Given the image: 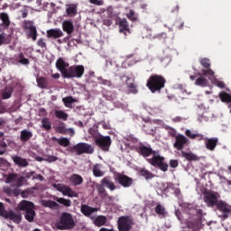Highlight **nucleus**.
Here are the masks:
<instances>
[{
  "instance_id": "nucleus-55",
  "label": "nucleus",
  "mask_w": 231,
  "mask_h": 231,
  "mask_svg": "<svg viewBox=\"0 0 231 231\" xmlns=\"http://www.w3.org/2000/svg\"><path fill=\"white\" fill-rule=\"evenodd\" d=\"M179 165H180V162H178V160L170 161V167H171V169H176V167H178Z\"/></svg>"
},
{
  "instance_id": "nucleus-20",
  "label": "nucleus",
  "mask_w": 231,
  "mask_h": 231,
  "mask_svg": "<svg viewBox=\"0 0 231 231\" xmlns=\"http://www.w3.org/2000/svg\"><path fill=\"white\" fill-rule=\"evenodd\" d=\"M138 152L139 154H141V156H143V158H149V156H151L156 152V151L152 150V148L151 146H145V144H141L138 147Z\"/></svg>"
},
{
  "instance_id": "nucleus-38",
  "label": "nucleus",
  "mask_w": 231,
  "mask_h": 231,
  "mask_svg": "<svg viewBox=\"0 0 231 231\" xmlns=\"http://www.w3.org/2000/svg\"><path fill=\"white\" fill-rule=\"evenodd\" d=\"M12 42V35H6L5 32L0 33V46L3 44H10Z\"/></svg>"
},
{
  "instance_id": "nucleus-49",
  "label": "nucleus",
  "mask_w": 231,
  "mask_h": 231,
  "mask_svg": "<svg viewBox=\"0 0 231 231\" xmlns=\"http://www.w3.org/2000/svg\"><path fill=\"white\" fill-rule=\"evenodd\" d=\"M57 203L63 205V207H71V200L64 198L57 199Z\"/></svg>"
},
{
  "instance_id": "nucleus-58",
  "label": "nucleus",
  "mask_w": 231,
  "mask_h": 231,
  "mask_svg": "<svg viewBox=\"0 0 231 231\" xmlns=\"http://www.w3.org/2000/svg\"><path fill=\"white\" fill-rule=\"evenodd\" d=\"M101 84H103V86H107L108 88H111L113 86L111 80L108 79H101Z\"/></svg>"
},
{
  "instance_id": "nucleus-9",
  "label": "nucleus",
  "mask_w": 231,
  "mask_h": 231,
  "mask_svg": "<svg viewBox=\"0 0 231 231\" xmlns=\"http://www.w3.org/2000/svg\"><path fill=\"white\" fill-rule=\"evenodd\" d=\"M115 180L121 185V187H124V189H129V187H132L133 183H134L133 178L120 172L116 173Z\"/></svg>"
},
{
  "instance_id": "nucleus-30",
  "label": "nucleus",
  "mask_w": 231,
  "mask_h": 231,
  "mask_svg": "<svg viewBox=\"0 0 231 231\" xmlns=\"http://www.w3.org/2000/svg\"><path fill=\"white\" fill-rule=\"evenodd\" d=\"M12 160L14 163H15V165H18L19 167H28L29 165L28 161L23 157L13 156Z\"/></svg>"
},
{
  "instance_id": "nucleus-62",
  "label": "nucleus",
  "mask_w": 231,
  "mask_h": 231,
  "mask_svg": "<svg viewBox=\"0 0 231 231\" xmlns=\"http://www.w3.org/2000/svg\"><path fill=\"white\" fill-rule=\"evenodd\" d=\"M15 189L13 190L14 196H19L21 194V189H19V188L14 187Z\"/></svg>"
},
{
  "instance_id": "nucleus-3",
  "label": "nucleus",
  "mask_w": 231,
  "mask_h": 231,
  "mask_svg": "<svg viewBox=\"0 0 231 231\" xmlns=\"http://www.w3.org/2000/svg\"><path fill=\"white\" fill-rule=\"evenodd\" d=\"M55 226L57 230H73L75 228L73 216L68 212H63L56 221Z\"/></svg>"
},
{
  "instance_id": "nucleus-56",
  "label": "nucleus",
  "mask_w": 231,
  "mask_h": 231,
  "mask_svg": "<svg viewBox=\"0 0 231 231\" xmlns=\"http://www.w3.org/2000/svg\"><path fill=\"white\" fill-rule=\"evenodd\" d=\"M57 160H59V158L57 156L50 155L47 157L45 162H48L49 163H52V162H57Z\"/></svg>"
},
{
  "instance_id": "nucleus-11",
  "label": "nucleus",
  "mask_w": 231,
  "mask_h": 231,
  "mask_svg": "<svg viewBox=\"0 0 231 231\" xmlns=\"http://www.w3.org/2000/svg\"><path fill=\"white\" fill-rule=\"evenodd\" d=\"M96 145L99 147L100 150L107 152L109 151V147H111V137L105 136V137H98L95 140Z\"/></svg>"
},
{
  "instance_id": "nucleus-32",
  "label": "nucleus",
  "mask_w": 231,
  "mask_h": 231,
  "mask_svg": "<svg viewBox=\"0 0 231 231\" xmlns=\"http://www.w3.org/2000/svg\"><path fill=\"white\" fill-rule=\"evenodd\" d=\"M119 32L125 33V32H129V23L125 18L119 20Z\"/></svg>"
},
{
  "instance_id": "nucleus-17",
  "label": "nucleus",
  "mask_w": 231,
  "mask_h": 231,
  "mask_svg": "<svg viewBox=\"0 0 231 231\" xmlns=\"http://www.w3.org/2000/svg\"><path fill=\"white\" fill-rule=\"evenodd\" d=\"M96 189H97L101 199H105V200L106 199L107 201H113V197L109 196V194L107 193V190L106 189V186H104L102 184V182H100V184H97Z\"/></svg>"
},
{
  "instance_id": "nucleus-13",
  "label": "nucleus",
  "mask_w": 231,
  "mask_h": 231,
  "mask_svg": "<svg viewBox=\"0 0 231 231\" xmlns=\"http://www.w3.org/2000/svg\"><path fill=\"white\" fill-rule=\"evenodd\" d=\"M201 66L205 69H203L201 71H202V74L205 76V77H211L212 79H214V70H212L210 69V60L208 58H203L199 60Z\"/></svg>"
},
{
  "instance_id": "nucleus-19",
  "label": "nucleus",
  "mask_w": 231,
  "mask_h": 231,
  "mask_svg": "<svg viewBox=\"0 0 231 231\" xmlns=\"http://www.w3.org/2000/svg\"><path fill=\"white\" fill-rule=\"evenodd\" d=\"M203 138L204 139L202 140H204L206 148L208 151H214L216 147H217V143L219 142V139H217V137L208 138L203 135Z\"/></svg>"
},
{
  "instance_id": "nucleus-2",
  "label": "nucleus",
  "mask_w": 231,
  "mask_h": 231,
  "mask_svg": "<svg viewBox=\"0 0 231 231\" xmlns=\"http://www.w3.org/2000/svg\"><path fill=\"white\" fill-rule=\"evenodd\" d=\"M35 180V171H30L23 173V176H20L17 173H11L7 175L5 183H10L11 187H16L17 189L23 187L24 185V180Z\"/></svg>"
},
{
  "instance_id": "nucleus-12",
  "label": "nucleus",
  "mask_w": 231,
  "mask_h": 231,
  "mask_svg": "<svg viewBox=\"0 0 231 231\" xmlns=\"http://www.w3.org/2000/svg\"><path fill=\"white\" fill-rule=\"evenodd\" d=\"M54 187L59 192H61L63 196H68L69 198H79V194L73 191L69 186H66L64 184H56Z\"/></svg>"
},
{
  "instance_id": "nucleus-63",
  "label": "nucleus",
  "mask_w": 231,
  "mask_h": 231,
  "mask_svg": "<svg viewBox=\"0 0 231 231\" xmlns=\"http://www.w3.org/2000/svg\"><path fill=\"white\" fill-rule=\"evenodd\" d=\"M23 198H28V196L30 195V192H28V190H23L21 193Z\"/></svg>"
},
{
  "instance_id": "nucleus-60",
  "label": "nucleus",
  "mask_w": 231,
  "mask_h": 231,
  "mask_svg": "<svg viewBox=\"0 0 231 231\" xmlns=\"http://www.w3.org/2000/svg\"><path fill=\"white\" fill-rule=\"evenodd\" d=\"M4 192L5 194H7V196H12V194H13L12 188H10V187L4 188Z\"/></svg>"
},
{
  "instance_id": "nucleus-22",
  "label": "nucleus",
  "mask_w": 231,
  "mask_h": 231,
  "mask_svg": "<svg viewBox=\"0 0 231 231\" xmlns=\"http://www.w3.org/2000/svg\"><path fill=\"white\" fill-rule=\"evenodd\" d=\"M33 137V133L28 129H23L20 133V141L22 143H26V142H30Z\"/></svg>"
},
{
  "instance_id": "nucleus-28",
  "label": "nucleus",
  "mask_w": 231,
  "mask_h": 231,
  "mask_svg": "<svg viewBox=\"0 0 231 231\" xmlns=\"http://www.w3.org/2000/svg\"><path fill=\"white\" fill-rule=\"evenodd\" d=\"M92 172L95 178H102V176H105L106 174V171H102V164L100 163L94 165Z\"/></svg>"
},
{
  "instance_id": "nucleus-7",
  "label": "nucleus",
  "mask_w": 231,
  "mask_h": 231,
  "mask_svg": "<svg viewBox=\"0 0 231 231\" xmlns=\"http://www.w3.org/2000/svg\"><path fill=\"white\" fill-rule=\"evenodd\" d=\"M72 152H76L79 156L81 154H93L95 148L87 143H79L72 147Z\"/></svg>"
},
{
  "instance_id": "nucleus-44",
  "label": "nucleus",
  "mask_w": 231,
  "mask_h": 231,
  "mask_svg": "<svg viewBox=\"0 0 231 231\" xmlns=\"http://www.w3.org/2000/svg\"><path fill=\"white\" fill-rule=\"evenodd\" d=\"M219 98L222 102H226L227 104L231 102V95L225 91L219 93Z\"/></svg>"
},
{
  "instance_id": "nucleus-64",
  "label": "nucleus",
  "mask_w": 231,
  "mask_h": 231,
  "mask_svg": "<svg viewBox=\"0 0 231 231\" xmlns=\"http://www.w3.org/2000/svg\"><path fill=\"white\" fill-rule=\"evenodd\" d=\"M169 135L172 137L176 136V130L171 129V131H169Z\"/></svg>"
},
{
  "instance_id": "nucleus-37",
  "label": "nucleus",
  "mask_w": 231,
  "mask_h": 231,
  "mask_svg": "<svg viewBox=\"0 0 231 231\" xmlns=\"http://www.w3.org/2000/svg\"><path fill=\"white\" fill-rule=\"evenodd\" d=\"M107 223V217L106 216H98L94 220L96 226H104Z\"/></svg>"
},
{
  "instance_id": "nucleus-25",
  "label": "nucleus",
  "mask_w": 231,
  "mask_h": 231,
  "mask_svg": "<svg viewBox=\"0 0 231 231\" xmlns=\"http://www.w3.org/2000/svg\"><path fill=\"white\" fill-rule=\"evenodd\" d=\"M80 210L81 213L87 217H89L92 214H95V212H98V208H91L90 206H88L86 204L81 205Z\"/></svg>"
},
{
  "instance_id": "nucleus-18",
  "label": "nucleus",
  "mask_w": 231,
  "mask_h": 231,
  "mask_svg": "<svg viewBox=\"0 0 231 231\" xmlns=\"http://www.w3.org/2000/svg\"><path fill=\"white\" fill-rule=\"evenodd\" d=\"M17 208L21 210L22 212H30L31 210H33L35 208V204L32 201L28 200H22L18 206Z\"/></svg>"
},
{
  "instance_id": "nucleus-1",
  "label": "nucleus",
  "mask_w": 231,
  "mask_h": 231,
  "mask_svg": "<svg viewBox=\"0 0 231 231\" xmlns=\"http://www.w3.org/2000/svg\"><path fill=\"white\" fill-rule=\"evenodd\" d=\"M167 79L165 77L160 74H152L146 81V88L151 91V93H161Z\"/></svg>"
},
{
  "instance_id": "nucleus-54",
  "label": "nucleus",
  "mask_w": 231,
  "mask_h": 231,
  "mask_svg": "<svg viewBox=\"0 0 231 231\" xmlns=\"http://www.w3.org/2000/svg\"><path fill=\"white\" fill-rule=\"evenodd\" d=\"M45 207H48L49 208H55L56 207H59V204L55 201L48 200L45 202Z\"/></svg>"
},
{
  "instance_id": "nucleus-10",
  "label": "nucleus",
  "mask_w": 231,
  "mask_h": 231,
  "mask_svg": "<svg viewBox=\"0 0 231 231\" xmlns=\"http://www.w3.org/2000/svg\"><path fill=\"white\" fill-rule=\"evenodd\" d=\"M217 209L218 212H221L222 215L220 216L221 219L225 221V219H228L231 216V205L228 203L223 201V200H218V203H217Z\"/></svg>"
},
{
  "instance_id": "nucleus-57",
  "label": "nucleus",
  "mask_w": 231,
  "mask_h": 231,
  "mask_svg": "<svg viewBox=\"0 0 231 231\" xmlns=\"http://www.w3.org/2000/svg\"><path fill=\"white\" fill-rule=\"evenodd\" d=\"M91 5H97V6H102L104 5V1L102 0H89Z\"/></svg>"
},
{
  "instance_id": "nucleus-36",
  "label": "nucleus",
  "mask_w": 231,
  "mask_h": 231,
  "mask_svg": "<svg viewBox=\"0 0 231 231\" xmlns=\"http://www.w3.org/2000/svg\"><path fill=\"white\" fill-rule=\"evenodd\" d=\"M36 82L38 84V88H41V89H48V79L44 77L37 78Z\"/></svg>"
},
{
  "instance_id": "nucleus-6",
  "label": "nucleus",
  "mask_w": 231,
  "mask_h": 231,
  "mask_svg": "<svg viewBox=\"0 0 231 231\" xmlns=\"http://www.w3.org/2000/svg\"><path fill=\"white\" fill-rule=\"evenodd\" d=\"M23 30L27 39H32V41H37L39 33L37 32V27L32 20L23 21Z\"/></svg>"
},
{
  "instance_id": "nucleus-52",
  "label": "nucleus",
  "mask_w": 231,
  "mask_h": 231,
  "mask_svg": "<svg viewBox=\"0 0 231 231\" xmlns=\"http://www.w3.org/2000/svg\"><path fill=\"white\" fill-rule=\"evenodd\" d=\"M128 19H130V21H138V14H136V13H134V11L130 10L129 14H127Z\"/></svg>"
},
{
  "instance_id": "nucleus-34",
  "label": "nucleus",
  "mask_w": 231,
  "mask_h": 231,
  "mask_svg": "<svg viewBox=\"0 0 231 231\" xmlns=\"http://www.w3.org/2000/svg\"><path fill=\"white\" fill-rule=\"evenodd\" d=\"M53 142H57L59 145L61 147H69L70 142L69 139L67 137H61V138H57V137H52Z\"/></svg>"
},
{
  "instance_id": "nucleus-48",
  "label": "nucleus",
  "mask_w": 231,
  "mask_h": 231,
  "mask_svg": "<svg viewBox=\"0 0 231 231\" xmlns=\"http://www.w3.org/2000/svg\"><path fill=\"white\" fill-rule=\"evenodd\" d=\"M139 173L143 178H145V180H152V173L145 169H141Z\"/></svg>"
},
{
  "instance_id": "nucleus-21",
  "label": "nucleus",
  "mask_w": 231,
  "mask_h": 231,
  "mask_svg": "<svg viewBox=\"0 0 231 231\" xmlns=\"http://www.w3.org/2000/svg\"><path fill=\"white\" fill-rule=\"evenodd\" d=\"M0 21H2V23H0V30H8V28H10L11 22L8 14L0 13Z\"/></svg>"
},
{
  "instance_id": "nucleus-27",
  "label": "nucleus",
  "mask_w": 231,
  "mask_h": 231,
  "mask_svg": "<svg viewBox=\"0 0 231 231\" xmlns=\"http://www.w3.org/2000/svg\"><path fill=\"white\" fill-rule=\"evenodd\" d=\"M100 183L104 185L106 189H109V190H116V186L115 185V182L111 180V177H104Z\"/></svg>"
},
{
  "instance_id": "nucleus-51",
  "label": "nucleus",
  "mask_w": 231,
  "mask_h": 231,
  "mask_svg": "<svg viewBox=\"0 0 231 231\" xmlns=\"http://www.w3.org/2000/svg\"><path fill=\"white\" fill-rule=\"evenodd\" d=\"M18 62L23 66H28V64H30V60L24 58V54L20 53Z\"/></svg>"
},
{
  "instance_id": "nucleus-23",
  "label": "nucleus",
  "mask_w": 231,
  "mask_h": 231,
  "mask_svg": "<svg viewBox=\"0 0 231 231\" xmlns=\"http://www.w3.org/2000/svg\"><path fill=\"white\" fill-rule=\"evenodd\" d=\"M64 36V32L60 29H50L47 31L48 39H60Z\"/></svg>"
},
{
  "instance_id": "nucleus-29",
  "label": "nucleus",
  "mask_w": 231,
  "mask_h": 231,
  "mask_svg": "<svg viewBox=\"0 0 231 231\" xmlns=\"http://www.w3.org/2000/svg\"><path fill=\"white\" fill-rule=\"evenodd\" d=\"M56 132L59 133L60 134H67L68 133H70V136H73L75 134V130L73 128L66 129V126L64 125V124L57 126Z\"/></svg>"
},
{
  "instance_id": "nucleus-14",
  "label": "nucleus",
  "mask_w": 231,
  "mask_h": 231,
  "mask_svg": "<svg viewBox=\"0 0 231 231\" xmlns=\"http://www.w3.org/2000/svg\"><path fill=\"white\" fill-rule=\"evenodd\" d=\"M189 143V139L183 134H178L175 136V143L173 144L174 149L177 151H182L183 147Z\"/></svg>"
},
{
  "instance_id": "nucleus-50",
  "label": "nucleus",
  "mask_w": 231,
  "mask_h": 231,
  "mask_svg": "<svg viewBox=\"0 0 231 231\" xmlns=\"http://www.w3.org/2000/svg\"><path fill=\"white\" fill-rule=\"evenodd\" d=\"M126 86L130 93H133L134 95H136V93H138V88L134 83L126 82Z\"/></svg>"
},
{
  "instance_id": "nucleus-47",
  "label": "nucleus",
  "mask_w": 231,
  "mask_h": 231,
  "mask_svg": "<svg viewBox=\"0 0 231 231\" xmlns=\"http://www.w3.org/2000/svg\"><path fill=\"white\" fill-rule=\"evenodd\" d=\"M62 102L64 103L66 107H71V105L76 102L75 98L73 97H66L62 98Z\"/></svg>"
},
{
  "instance_id": "nucleus-43",
  "label": "nucleus",
  "mask_w": 231,
  "mask_h": 231,
  "mask_svg": "<svg viewBox=\"0 0 231 231\" xmlns=\"http://www.w3.org/2000/svg\"><path fill=\"white\" fill-rule=\"evenodd\" d=\"M155 212L158 216H162V217L167 216V211H165V208L162 204H158L155 207Z\"/></svg>"
},
{
  "instance_id": "nucleus-8",
  "label": "nucleus",
  "mask_w": 231,
  "mask_h": 231,
  "mask_svg": "<svg viewBox=\"0 0 231 231\" xmlns=\"http://www.w3.org/2000/svg\"><path fill=\"white\" fill-rule=\"evenodd\" d=\"M84 71H86V69H84V65L70 66L68 68L65 79H82Z\"/></svg>"
},
{
  "instance_id": "nucleus-16",
  "label": "nucleus",
  "mask_w": 231,
  "mask_h": 231,
  "mask_svg": "<svg viewBox=\"0 0 231 231\" xmlns=\"http://www.w3.org/2000/svg\"><path fill=\"white\" fill-rule=\"evenodd\" d=\"M204 201L207 203L208 207H217V196H216L213 192H206L204 196Z\"/></svg>"
},
{
  "instance_id": "nucleus-31",
  "label": "nucleus",
  "mask_w": 231,
  "mask_h": 231,
  "mask_svg": "<svg viewBox=\"0 0 231 231\" xmlns=\"http://www.w3.org/2000/svg\"><path fill=\"white\" fill-rule=\"evenodd\" d=\"M12 93H14V87L7 86L5 89L2 90V98L3 100H7V98H11Z\"/></svg>"
},
{
  "instance_id": "nucleus-33",
  "label": "nucleus",
  "mask_w": 231,
  "mask_h": 231,
  "mask_svg": "<svg viewBox=\"0 0 231 231\" xmlns=\"http://www.w3.org/2000/svg\"><path fill=\"white\" fill-rule=\"evenodd\" d=\"M70 183H72V185H82V183L84 182V179L82 178V176L79 175V174H72L70 176L69 179Z\"/></svg>"
},
{
  "instance_id": "nucleus-46",
  "label": "nucleus",
  "mask_w": 231,
  "mask_h": 231,
  "mask_svg": "<svg viewBox=\"0 0 231 231\" xmlns=\"http://www.w3.org/2000/svg\"><path fill=\"white\" fill-rule=\"evenodd\" d=\"M185 134H186V136H188V138H191L192 140H194V138H199V140H204L203 134H193L192 131H190V130H186Z\"/></svg>"
},
{
  "instance_id": "nucleus-5",
  "label": "nucleus",
  "mask_w": 231,
  "mask_h": 231,
  "mask_svg": "<svg viewBox=\"0 0 231 231\" xmlns=\"http://www.w3.org/2000/svg\"><path fill=\"white\" fill-rule=\"evenodd\" d=\"M134 226V219L131 216H122L117 220V228L119 231H130Z\"/></svg>"
},
{
  "instance_id": "nucleus-26",
  "label": "nucleus",
  "mask_w": 231,
  "mask_h": 231,
  "mask_svg": "<svg viewBox=\"0 0 231 231\" xmlns=\"http://www.w3.org/2000/svg\"><path fill=\"white\" fill-rule=\"evenodd\" d=\"M5 219H10L11 221H14V223H16V225H19L21 221H23V216L10 210L5 217Z\"/></svg>"
},
{
  "instance_id": "nucleus-45",
  "label": "nucleus",
  "mask_w": 231,
  "mask_h": 231,
  "mask_svg": "<svg viewBox=\"0 0 231 231\" xmlns=\"http://www.w3.org/2000/svg\"><path fill=\"white\" fill-rule=\"evenodd\" d=\"M42 127L45 129V131H50L51 130V122L48 117H44L42 120Z\"/></svg>"
},
{
  "instance_id": "nucleus-4",
  "label": "nucleus",
  "mask_w": 231,
  "mask_h": 231,
  "mask_svg": "<svg viewBox=\"0 0 231 231\" xmlns=\"http://www.w3.org/2000/svg\"><path fill=\"white\" fill-rule=\"evenodd\" d=\"M148 163L152 167H157L162 172L169 171V164L165 162V157L160 155V152H156L152 158L147 160Z\"/></svg>"
},
{
  "instance_id": "nucleus-15",
  "label": "nucleus",
  "mask_w": 231,
  "mask_h": 231,
  "mask_svg": "<svg viewBox=\"0 0 231 231\" xmlns=\"http://www.w3.org/2000/svg\"><path fill=\"white\" fill-rule=\"evenodd\" d=\"M56 68L59 69V71H60L63 79H65L66 75L68 74V68H69V63L64 60V58H59L56 60Z\"/></svg>"
},
{
  "instance_id": "nucleus-42",
  "label": "nucleus",
  "mask_w": 231,
  "mask_h": 231,
  "mask_svg": "<svg viewBox=\"0 0 231 231\" xmlns=\"http://www.w3.org/2000/svg\"><path fill=\"white\" fill-rule=\"evenodd\" d=\"M24 217L29 223H33L35 219V209H31V211L25 212Z\"/></svg>"
},
{
  "instance_id": "nucleus-24",
  "label": "nucleus",
  "mask_w": 231,
  "mask_h": 231,
  "mask_svg": "<svg viewBox=\"0 0 231 231\" xmlns=\"http://www.w3.org/2000/svg\"><path fill=\"white\" fill-rule=\"evenodd\" d=\"M62 30L63 32L68 33V35H71V33L75 32V25H73V22L69 20H65L62 23Z\"/></svg>"
},
{
  "instance_id": "nucleus-41",
  "label": "nucleus",
  "mask_w": 231,
  "mask_h": 231,
  "mask_svg": "<svg viewBox=\"0 0 231 231\" xmlns=\"http://www.w3.org/2000/svg\"><path fill=\"white\" fill-rule=\"evenodd\" d=\"M196 86H200L201 88H207L208 86V80L205 79V77L200 76L195 81Z\"/></svg>"
},
{
  "instance_id": "nucleus-59",
  "label": "nucleus",
  "mask_w": 231,
  "mask_h": 231,
  "mask_svg": "<svg viewBox=\"0 0 231 231\" xmlns=\"http://www.w3.org/2000/svg\"><path fill=\"white\" fill-rule=\"evenodd\" d=\"M37 44L40 48H46V42H44V39L41 38L38 42Z\"/></svg>"
},
{
  "instance_id": "nucleus-35",
  "label": "nucleus",
  "mask_w": 231,
  "mask_h": 231,
  "mask_svg": "<svg viewBox=\"0 0 231 231\" xmlns=\"http://www.w3.org/2000/svg\"><path fill=\"white\" fill-rule=\"evenodd\" d=\"M66 14L68 17H75L77 15V5H67Z\"/></svg>"
},
{
  "instance_id": "nucleus-40",
  "label": "nucleus",
  "mask_w": 231,
  "mask_h": 231,
  "mask_svg": "<svg viewBox=\"0 0 231 231\" xmlns=\"http://www.w3.org/2000/svg\"><path fill=\"white\" fill-rule=\"evenodd\" d=\"M54 115L59 120H63V122L68 120V114L62 110H55Z\"/></svg>"
},
{
  "instance_id": "nucleus-53",
  "label": "nucleus",
  "mask_w": 231,
  "mask_h": 231,
  "mask_svg": "<svg viewBox=\"0 0 231 231\" xmlns=\"http://www.w3.org/2000/svg\"><path fill=\"white\" fill-rule=\"evenodd\" d=\"M9 211H6L5 208V204L3 202H0V216L2 217H6Z\"/></svg>"
},
{
  "instance_id": "nucleus-39",
  "label": "nucleus",
  "mask_w": 231,
  "mask_h": 231,
  "mask_svg": "<svg viewBox=\"0 0 231 231\" xmlns=\"http://www.w3.org/2000/svg\"><path fill=\"white\" fill-rule=\"evenodd\" d=\"M182 157L186 158L188 162H198L199 158L198 155L192 152H181Z\"/></svg>"
},
{
  "instance_id": "nucleus-61",
  "label": "nucleus",
  "mask_w": 231,
  "mask_h": 231,
  "mask_svg": "<svg viewBox=\"0 0 231 231\" xmlns=\"http://www.w3.org/2000/svg\"><path fill=\"white\" fill-rule=\"evenodd\" d=\"M103 24H105V26H111L113 24V20L107 18L103 20Z\"/></svg>"
}]
</instances>
